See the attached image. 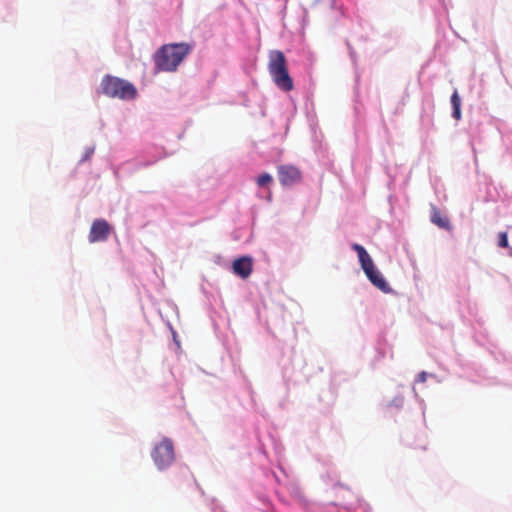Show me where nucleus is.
Masks as SVG:
<instances>
[{
    "label": "nucleus",
    "instance_id": "11",
    "mask_svg": "<svg viewBox=\"0 0 512 512\" xmlns=\"http://www.w3.org/2000/svg\"><path fill=\"white\" fill-rule=\"evenodd\" d=\"M273 177L269 173H263L261 174L257 180L256 183L259 187H266L272 184Z\"/></svg>",
    "mask_w": 512,
    "mask_h": 512
},
{
    "label": "nucleus",
    "instance_id": "1",
    "mask_svg": "<svg viewBox=\"0 0 512 512\" xmlns=\"http://www.w3.org/2000/svg\"><path fill=\"white\" fill-rule=\"evenodd\" d=\"M193 44L180 42L162 45L154 54V64L159 71L175 72L182 61L193 51Z\"/></svg>",
    "mask_w": 512,
    "mask_h": 512
},
{
    "label": "nucleus",
    "instance_id": "7",
    "mask_svg": "<svg viewBox=\"0 0 512 512\" xmlns=\"http://www.w3.org/2000/svg\"><path fill=\"white\" fill-rule=\"evenodd\" d=\"M111 229V226L106 220H95L90 228L89 241L91 243L106 241L110 235Z\"/></svg>",
    "mask_w": 512,
    "mask_h": 512
},
{
    "label": "nucleus",
    "instance_id": "12",
    "mask_svg": "<svg viewBox=\"0 0 512 512\" xmlns=\"http://www.w3.org/2000/svg\"><path fill=\"white\" fill-rule=\"evenodd\" d=\"M498 238H499L498 245L500 247H502V248L508 247V236H507L506 232H500Z\"/></svg>",
    "mask_w": 512,
    "mask_h": 512
},
{
    "label": "nucleus",
    "instance_id": "5",
    "mask_svg": "<svg viewBox=\"0 0 512 512\" xmlns=\"http://www.w3.org/2000/svg\"><path fill=\"white\" fill-rule=\"evenodd\" d=\"M151 457L160 470L171 465L175 458L172 441L169 438H164L154 447Z\"/></svg>",
    "mask_w": 512,
    "mask_h": 512
},
{
    "label": "nucleus",
    "instance_id": "6",
    "mask_svg": "<svg viewBox=\"0 0 512 512\" xmlns=\"http://www.w3.org/2000/svg\"><path fill=\"white\" fill-rule=\"evenodd\" d=\"M277 173L282 186H292L302 180L301 171L293 165H279L277 167Z\"/></svg>",
    "mask_w": 512,
    "mask_h": 512
},
{
    "label": "nucleus",
    "instance_id": "4",
    "mask_svg": "<svg viewBox=\"0 0 512 512\" xmlns=\"http://www.w3.org/2000/svg\"><path fill=\"white\" fill-rule=\"evenodd\" d=\"M352 249L357 253L361 268L363 269L369 281L379 290L386 293L389 292L390 287L388 283L385 281L382 274L376 269L373 260L367 253L366 249L357 243L352 245Z\"/></svg>",
    "mask_w": 512,
    "mask_h": 512
},
{
    "label": "nucleus",
    "instance_id": "15",
    "mask_svg": "<svg viewBox=\"0 0 512 512\" xmlns=\"http://www.w3.org/2000/svg\"><path fill=\"white\" fill-rule=\"evenodd\" d=\"M510 256L512 257V247L510 248V252H509Z\"/></svg>",
    "mask_w": 512,
    "mask_h": 512
},
{
    "label": "nucleus",
    "instance_id": "10",
    "mask_svg": "<svg viewBox=\"0 0 512 512\" xmlns=\"http://www.w3.org/2000/svg\"><path fill=\"white\" fill-rule=\"evenodd\" d=\"M451 104H452V108H453L452 116L457 120L460 119V117H461V110H460L461 99L456 90L454 91V93L451 96Z\"/></svg>",
    "mask_w": 512,
    "mask_h": 512
},
{
    "label": "nucleus",
    "instance_id": "3",
    "mask_svg": "<svg viewBox=\"0 0 512 512\" xmlns=\"http://www.w3.org/2000/svg\"><path fill=\"white\" fill-rule=\"evenodd\" d=\"M98 93L123 101L134 100L138 95L136 87L131 82L111 75L102 78Z\"/></svg>",
    "mask_w": 512,
    "mask_h": 512
},
{
    "label": "nucleus",
    "instance_id": "9",
    "mask_svg": "<svg viewBox=\"0 0 512 512\" xmlns=\"http://www.w3.org/2000/svg\"><path fill=\"white\" fill-rule=\"evenodd\" d=\"M431 222L439 228L451 230L452 226L448 217L444 216L441 211L436 207H431Z\"/></svg>",
    "mask_w": 512,
    "mask_h": 512
},
{
    "label": "nucleus",
    "instance_id": "13",
    "mask_svg": "<svg viewBox=\"0 0 512 512\" xmlns=\"http://www.w3.org/2000/svg\"><path fill=\"white\" fill-rule=\"evenodd\" d=\"M426 372H421L417 376V382H425L426 381Z\"/></svg>",
    "mask_w": 512,
    "mask_h": 512
},
{
    "label": "nucleus",
    "instance_id": "8",
    "mask_svg": "<svg viewBox=\"0 0 512 512\" xmlns=\"http://www.w3.org/2000/svg\"><path fill=\"white\" fill-rule=\"evenodd\" d=\"M233 272L245 279L252 273V260L249 257H241L236 259L232 265Z\"/></svg>",
    "mask_w": 512,
    "mask_h": 512
},
{
    "label": "nucleus",
    "instance_id": "2",
    "mask_svg": "<svg viewBox=\"0 0 512 512\" xmlns=\"http://www.w3.org/2000/svg\"><path fill=\"white\" fill-rule=\"evenodd\" d=\"M268 72L274 84L284 92L294 88L293 80L289 74L287 59L280 50H271L268 54Z\"/></svg>",
    "mask_w": 512,
    "mask_h": 512
},
{
    "label": "nucleus",
    "instance_id": "14",
    "mask_svg": "<svg viewBox=\"0 0 512 512\" xmlns=\"http://www.w3.org/2000/svg\"><path fill=\"white\" fill-rule=\"evenodd\" d=\"M93 152H94V149H90V150L87 152V154H86V156H85V159H87L88 157H90V155H91Z\"/></svg>",
    "mask_w": 512,
    "mask_h": 512
}]
</instances>
